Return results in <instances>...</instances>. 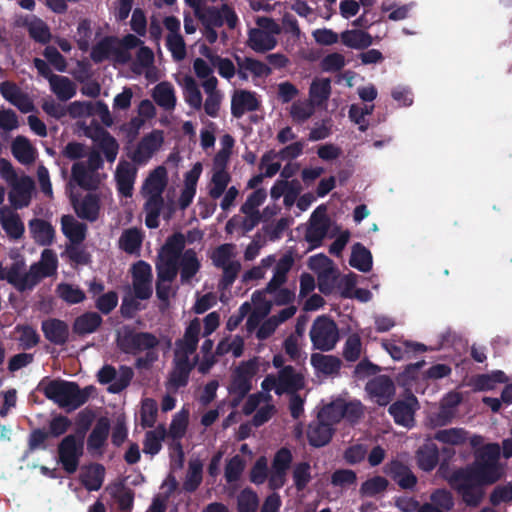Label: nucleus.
<instances>
[{"mask_svg": "<svg viewBox=\"0 0 512 512\" xmlns=\"http://www.w3.org/2000/svg\"><path fill=\"white\" fill-rule=\"evenodd\" d=\"M501 448L488 443L475 453L471 464L452 471L446 480L468 507H478L485 496V487L505 476V466L500 463Z\"/></svg>", "mask_w": 512, "mask_h": 512, "instance_id": "1", "label": "nucleus"}, {"mask_svg": "<svg viewBox=\"0 0 512 512\" xmlns=\"http://www.w3.org/2000/svg\"><path fill=\"white\" fill-rule=\"evenodd\" d=\"M38 388L47 399L53 401L59 407L71 409H77L85 404L93 390L92 386L80 389L76 382L62 379L49 380L46 385L41 382Z\"/></svg>", "mask_w": 512, "mask_h": 512, "instance_id": "2", "label": "nucleus"}, {"mask_svg": "<svg viewBox=\"0 0 512 512\" xmlns=\"http://www.w3.org/2000/svg\"><path fill=\"white\" fill-rule=\"evenodd\" d=\"M90 421H87L82 429L75 433L65 435L57 445L58 463L69 475L74 474L84 454V438Z\"/></svg>", "mask_w": 512, "mask_h": 512, "instance_id": "3", "label": "nucleus"}, {"mask_svg": "<svg viewBox=\"0 0 512 512\" xmlns=\"http://www.w3.org/2000/svg\"><path fill=\"white\" fill-rule=\"evenodd\" d=\"M116 344L123 353L138 355L156 349L160 340L153 333L137 331L134 327L125 325L117 333Z\"/></svg>", "mask_w": 512, "mask_h": 512, "instance_id": "4", "label": "nucleus"}, {"mask_svg": "<svg viewBox=\"0 0 512 512\" xmlns=\"http://www.w3.org/2000/svg\"><path fill=\"white\" fill-rule=\"evenodd\" d=\"M47 276H50V273H41V267L38 264H32L26 272L24 260H16L7 267L5 280L17 291L25 292L32 290L43 277Z\"/></svg>", "mask_w": 512, "mask_h": 512, "instance_id": "5", "label": "nucleus"}, {"mask_svg": "<svg viewBox=\"0 0 512 512\" xmlns=\"http://www.w3.org/2000/svg\"><path fill=\"white\" fill-rule=\"evenodd\" d=\"M309 334L313 348L325 352L333 350L339 339L335 321L325 315L314 320Z\"/></svg>", "mask_w": 512, "mask_h": 512, "instance_id": "6", "label": "nucleus"}, {"mask_svg": "<svg viewBox=\"0 0 512 512\" xmlns=\"http://www.w3.org/2000/svg\"><path fill=\"white\" fill-rule=\"evenodd\" d=\"M195 17L203 26L219 28L227 24L229 29H234L238 24V16L234 9L228 4H222L220 8L215 6H200Z\"/></svg>", "mask_w": 512, "mask_h": 512, "instance_id": "7", "label": "nucleus"}, {"mask_svg": "<svg viewBox=\"0 0 512 512\" xmlns=\"http://www.w3.org/2000/svg\"><path fill=\"white\" fill-rule=\"evenodd\" d=\"M257 371L256 358L241 362L232 375L229 393H240L242 396H247L252 389V379Z\"/></svg>", "mask_w": 512, "mask_h": 512, "instance_id": "8", "label": "nucleus"}, {"mask_svg": "<svg viewBox=\"0 0 512 512\" xmlns=\"http://www.w3.org/2000/svg\"><path fill=\"white\" fill-rule=\"evenodd\" d=\"M329 228L330 219L326 215V207L324 205H320L312 213L310 224L305 232V240L310 244L311 248L321 246Z\"/></svg>", "mask_w": 512, "mask_h": 512, "instance_id": "9", "label": "nucleus"}, {"mask_svg": "<svg viewBox=\"0 0 512 512\" xmlns=\"http://www.w3.org/2000/svg\"><path fill=\"white\" fill-rule=\"evenodd\" d=\"M365 390L379 406H386L395 395L393 380L387 375L375 376L366 383Z\"/></svg>", "mask_w": 512, "mask_h": 512, "instance_id": "10", "label": "nucleus"}, {"mask_svg": "<svg viewBox=\"0 0 512 512\" xmlns=\"http://www.w3.org/2000/svg\"><path fill=\"white\" fill-rule=\"evenodd\" d=\"M35 189L34 180L27 175L11 183V190L8 194V200L15 209L28 207L31 202L32 193Z\"/></svg>", "mask_w": 512, "mask_h": 512, "instance_id": "11", "label": "nucleus"}, {"mask_svg": "<svg viewBox=\"0 0 512 512\" xmlns=\"http://www.w3.org/2000/svg\"><path fill=\"white\" fill-rule=\"evenodd\" d=\"M418 409V400L410 393L405 399L397 400L390 405L388 412L394 422L404 427H411L414 423V414Z\"/></svg>", "mask_w": 512, "mask_h": 512, "instance_id": "12", "label": "nucleus"}, {"mask_svg": "<svg viewBox=\"0 0 512 512\" xmlns=\"http://www.w3.org/2000/svg\"><path fill=\"white\" fill-rule=\"evenodd\" d=\"M397 485L404 490H413L417 485L418 479L412 470L403 462L395 459L386 463L383 469Z\"/></svg>", "mask_w": 512, "mask_h": 512, "instance_id": "13", "label": "nucleus"}, {"mask_svg": "<svg viewBox=\"0 0 512 512\" xmlns=\"http://www.w3.org/2000/svg\"><path fill=\"white\" fill-rule=\"evenodd\" d=\"M334 433L335 428L331 426V423L319 418L318 415L309 423L306 431L308 443L314 448H321L328 445Z\"/></svg>", "mask_w": 512, "mask_h": 512, "instance_id": "14", "label": "nucleus"}, {"mask_svg": "<svg viewBox=\"0 0 512 512\" xmlns=\"http://www.w3.org/2000/svg\"><path fill=\"white\" fill-rule=\"evenodd\" d=\"M163 143L161 131H153L144 136L137 144L136 149L130 155L131 160L136 164H145Z\"/></svg>", "mask_w": 512, "mask_h": 512, "instance_id": "15", "label": "nucleus"}, {"mask_svg": "<svg viewBox=\"0 0 512 512\" xmlns=\"http://www.w3.org/2000/svg\"><path fill=\"white\" fill-rule=\"evenodd\" d=\"M200 331V321L198 318H194L186 327L183 338L176 340L175 356H186L189 358L198 347Z\"/></svg>", "mask_w": 512, "mask_h": 512, "instance_id": "16", "label": "nucleus"}, {"mask_svg": "<svg viewBox=\"0 0 512 512\" xmlns=\"http://www.w3.org/2000/svg\"><path fill=\"white\" fill-rule=\"evenodd\" d=\"M198 356L195 357L194 362L191 363L190 359L186 356H175L174 367L169 374L168 387L174 390L187 386L189 376L193 370Z\"/></svg>", "mask_w": 512, "mask_h": 512, "instance_id": "17", "label": "nucleus"}, {"mask_svg": "<svg viewBox=\"0 0 512 512\" xmlns=\"http://www.w3.org/2000/svg\"><path fill=\"white\" fill-rule=\"evenodd\" d=\"M71 204L77 216L81 219L94 222L99 217L100 199L93 193L86 194L81 200L77 196L70 197Z\"/></svg>", "mask_w": 512, "mask_h": 512, "instance_id": "18", "label": "nucleus"}, {"mask_svg": "<svg viewBox=\"0 0 512 512\" xmlns=\"http://www.w3.org/2000/svg\"><path fill=\"white\" fill-rule=\"evenodd\" d=\"M304 384V377L301 373H298L291 365L284 366L278 372L276 394L280 396L284 393H297L303 389Z\"/></svg>", "mask_w": 512, "mask_h": 512, "instance_id": "19", "label": "nucleus"}, {"mask_svg": "<svg viewBox=\"0 0 512 512\" xmlns=\"http://www.w3.org/2000/svg\"><path fill=\"white\" fill-rule=\"evenodd\" d=\"M41 330L44 337L52 344L63 346L69 339L68 324L57 318H49L41 323Z\"/></svg>", "mask_w": 512, "mask_h": 512, "instance_id": "20", "label": "nucleus"}, {"mask_svg": "<svg viewBox=\"0 0 512 512\" xmlns=\"http://www.w3.org/2000/svg\"><path fill=\"white\" fill-rule=\"evenodd\" d=\"M110 431V421L100 417L87 438V450L91 455H102Z\"/></svg>", "mask_w": 512, "mask_h": 512, "instance_id": "21", "label": "nucleus"}, {"mask_svg": "<svg viewBox=\"0 0 512 512\" xmlns=\"http://www.w3.org/2000/svg\"><path fill=\"white\" fill-rule=\"evenodd\" d=\"M259 105L254 92L238 90L231 99V114L235 118H241L246 112L256 111Z\"/></svg>", "mask_w": 512, "mask_h": 512, "instance_id": "22", "label": "nucleus"}, {"mask_svg": "<svg viewBox=\"0 0 512 512\" xmlns=\"http://www.w3.org/2000/svg\"><path fill=\"white\" fill-rule=\"evenodd\" d=\"M383 347L394 360L410 358L411 355L427 351V347L418 342L399 340L383 343Z\"/></svg>", "mask_w": 512, "mask_h": 512, "instance_id": "23", "label": "nucleus"}, {"mask_svg": "<svg viewBox=\"0 0 512 512\" xmlns=\"http://www.w3.org/2000/svg\"><path fill=\"white\" fill-rule=\"evenodd\" d=\"M234 59L238 66L237 74L241 80L248 79L247 71L255 77L268 76L271 73L270 67L260 60L239 55H234Z\"/></svg>", "mask_w": 512, "mask_h": 512, "instance_id": "24", "label": "nucleus"}, {"mask_svg": "<svg viewBox=\"0 0 512 512\" xmlns=\"http://www.w3.org/2000/svg\"><path fill=\"white\" fill-rule=\"evenodd\" d=\"M180 281L189 284L193 277L200 271L201 263L194 249H186L178 261Z\"/></svg>", "mask_w": 512, "mask_h": 512, "instance_id": "25", "label": "nucleus"}, {"mask_svg": "<svg viewBox=\"0 0 512 512\" xmlns=\"http://www.w3.org/2000/svg\"><path fill=\"white\" fill-rule=\"evenodd\" d=\"M29 229L34 241L41 246H49L55 238V229L46 220L34 218L29 222Z\"/></svg>", "mask_w": 512, "mask_h": 512, "instance_id": "26", "label": "nucleus"}, {"mask_svg": "<svg viewBox=\"0 0 512 512\" xmlns=\"http://www.w3.org/2000/svg\"><path fill=\"white\" fill-rule=\"evenodd\" d=\"M62 232L71 244L80 245L86 238L87 225L77 221L72 215H63L61 218Z\"/></svg>", "mask_w": 512, "mask_h": 512, "instance_id": "27", "label": "nucleus"}, {"mask_svg": "<svg viewBox=\"0 0 512 512\" xmlns=\"http://www.w3.org/2000/svg\"><path fill=\"white\" fill-rule=\"evenodd\" d=\"M103 322L97 312H85L76 317L73 322V332L78 336H84L96 332Z\"/></svg>", "mask_w": 512, "mask_h": 512, "instance_id": "28", "label": "nucleus"}, {"mask_svg": "<svg viewBox=\"0 0 512 512\" xmlns=\"http://www.w3.org/2000/svg\"><path fill=\"white\" fill-rule=\"evenodd\" d=\"M416 461L418 467L425 471H432L439 462V450L435 443L429 442L416 451Z\"/></svg>", "mask_w": 512, "mask_h": 512, "instance_id": "29", "label": "nucleus"}, {"mask_svg": "<svg viewBox=\"0 0 512 512\" xmlns=\"http://www.w3.org/2000/svg\"><path fill=\"white\" fill-rule=\"evenodd\" d=\"M104 477V466L99 463H92L81 473L80 481L88 491H98L102 487Z\"/></svg>", "mask_w": 512, "mask_h": 512, "instance_id": "30", "label": "nucleus"}, {"mask_svg": "<svg viewBox=\"0 0 512 512\" xmlns=\"http://www.w3.org/2000/svg\"><path fill=\"white\" fill-rule=\"evenodd\" d=\"M310 362L317 372L325 375L338 374L342 365L340 358L337 356L321 353H313Z\"/></svg>", "mask_w": 512, "mask_h": 512, "instance_id": "31", "label": "nucleus"}, {"mask_svg": "<svg viewBox=\"0 0 512 512\" xmlns=\"http://www.w3.org/2000/svg\"><path fill=\"white\" fill-rule=\"evenodd\" d=\"M275 38L268 32L253 28L248 34V46L258 53H265L275 48Z\"/></svg>", "mask_w": 512, "mask_h": 512, "instance_id": "32", "label": "nucleus"}, {"mask_svg": "<svg viewBox=\"0 0 512 512\" xmlns=\"http://www.w3.org/2000/svg\"><path fill=\"white\" fill-rule=\"evenodd\" d=\"M71 177L78 186L85 190H95L99 185V180L95 174L83 162H75L72 165Z\"/></svg>", "mask_w": 512, "mask_h": 512, "instance_id": "33", "label": "nucleus"}, {"mask_svg": "<svg viewBox=\"0 0 512 512\" xmlns=\"http://www.w3.org/2000/svg\"><path fill=\"white\" fill-rule=\"evenodd\" d=\"M155 103L166 111H171L176 106L175 91L171 83H158L152 93Z\"/></svg>", "mask_w": 512, "mask_h": 512, "instance_id": "34", "label": "nucleus"}, {"mask_svg": "<svg viewBox=\"0 0 512 512\" xmlns=\"http://www.w3.org/2000/svg\"><path fill=\"white\" fill-rule=\"evenodd\" d=\"M303 148L304 144L300 141H297L285 146L278 152H275L274 150L267 151L261 157L259 169H262L267 162H271L277 157L281 160L295 159L302 154Z\"/></svg>", "mask_w": 512, "mask_h": 512, "instance_id": "35", "label": "nucleus"}, {"mask_svg": "<svg viewBox=\"0 0 512 512\" xmlns=\"http://www.w3.org/2000/svg\"><path fill=\"white\" fill-rule=\"evenodd\" d=\"M11 152L14 158L24 165L35 161V149L30 141L24 136H17L11 145Z\"/></svg>", "mask_w": 512, "mask_h": 512, "instance_id": "36", "label": "nucleus"}, {"mask_svg": "<svg viewBox=\"0 0 512 512\" xmlns=\"http://www.w3.org/2000/svg\"><path fill=\"white\" fill-rule=\"evenodd\" d=\"M349 264L353 268L367 273L372 269L373 261L371 252L361 243L352 246Z\"/></svg>", "mask_w": 512, "mask_h": 512, "instance_id": "37", "label": "nucleus"}, {"mask_svg": "<svg viewBox=\"0 0 512 512\" xmlns=\"http://www.w3.org/2000/svg\"><path fill=\"white\" fill-rule=\"evenodd\" d=\"M342 43L352 49L363 50L373 43L372 36L363 30H346L340 35Z\"/></svg>", "mask_w": 512, "mask_h": 512, "instance_id": "38", "label": "nucleus"}, {"mask_svg": "<svg viewBox=\"0 0 512 512\" xmlns=\"http://www.w3.org/2000/svg\"><path fill=\"white\" fill-rule=\"evenodd\" d=\"M167 435L166 428L163 424H159L155 429L145 433L143 441V452L154 456L162 449V442Z\"/></svg>", "mask_w": 512, "mask_h": 512, "instance_id": "39", "label": "nucleus"}, {"mask_svg": "<svg viewBox=\"0 0 512 512\" xmlns=\"http://www.w3.org/2000/svg\"><path fill=\"white\" fill-rule=\"evenodd\" d=\"M13 333L18 335L15 340L23 350L32 349L40 342L37 330L29 324H17Z\"/></svg>", "mask_w": 512, "mask_h": 512, "instance_id": "40", "label": "nucleus"}, {"mask_svg": "<svg viewBox=\"0 0 512 512\" xmlns=\"http://www.w3.org/2000/svg\"><path fill=\"white\" fill-rule=\"evenodd\" d=\"M49 83L51 90L61 101H67L76 95L74 82L66 76H51Z\"/></svg>", "mask_w": 512, "mask_h": 512, "instance_id": "41", "label": "nucleus"}, {"mask_svg": "<svg viewBox=\"0 0 512 512\" xmlns=\"http://www.w3.org/2000/svg\"><path fill=\"white\" fill-rule=\"evenodd\" d=\"M166 186L167 170L164 166H158L149 174L143 188L148 194L162 195Z\"/></svg>", "mask_w": 512, "mask_h": 512, "instance_id": "42", "label": "nucleus"}, {"mask_svg": "<svg viewBox=\"0 0 512 512\" xmlns=\"http://www.w3.org/2000/svg\"><path fill=\"white\" fill-rule=\"evenodd\" d=\"M51 438L45 427L34 428L27 437V447L24 451V457H28L37 450H46L47 441Z\"/></svg>", "mask_w": 512, "mask_h": 512, "instance_id": "43", "label": "nucleus"}, {"mask_svg": "<svg viewBox=\"0 0 512 512\" xmlns=\"http://www.w3.org/2000/svg\"><path fill=\"white\" fill-rule=\"evenodd\" d=\"M155 267L159 281H174L179 272L178 260L160 254Z\"/></svg>", "mask_w": 512, "mask_h": 512, "instance_id": "44", "label": "nucleus"}, {"mask_svg": "<svg viewBox=\"0 0 512 512\" xmlns=\"http://www.w3.org/2000/svg\"><path fill=\"white\" fill-rule=\"evenodd\" d=\"M184 248L185 236L176 232L167 238L159 254L179 261L185 251Z\"/></svg>", "mask_w": 512, "mask_h": 512, "instance_id": "45", "label": "nucleus"}, {"mask_svg": "<svg viewBox=\"0 0 512 512\" xmlns=\"http://www.w3.org/2000/svg\"><path fill=\"white\" fill-rule=\"evenodd\" d=\"M143 235L137 228H129L123 231L119 238V247L128 254L139 252Z\"/></svg>", "mask_w": 512, "mask_h": 512, "instance_id": "46", "label": "nucleus"}, {"mask_svg": "<svg viewBox=\"0 0 512 512\" xmlns=\"http://www.w3.org/2000/svg\"><path fill=\"white\" fill-rule=\"evenodd\" d=\"M1 226L6 232L7 236L11 239H20L25 231L24 223L17 213H10L9 215L1 216Z\"/></svg>", "mask_w": 512, "mask_h": 512, "instance_id": "47", "label": "nucleus"}, {"mask_svg": "<svg viewBox=\"0 0 512 512\" xmlns=\"http://www.w3.org/2000/svg\"><path fill=\"white\" fill-rule=\"evenodd\" d=\"M203 465L199 460L190 461L188 471L183 482V490L188 493L195 492L202 482Z\"/></svg>", "mask_w": 512, "mask_h": 512, "instance_id": "48", "label": "nucleus"}, {"mask_svg": "<svg viewBox=\"0 0 512 512\" xmlns=\"http://www.w3.org/2000/svg\"><path fill=\"white\" fill-rule=\"evenodd\" d=\"M26 28L30 38L34 41L47 44L51 40V32L49 26L40 18L35 17L30 22L26 23Z\"/></svg>", "mask_w": 512, "mask_h": 512, "instance_id": "49", "label": "nucleus"}, {"mask_svg": "<svg viewBox=\"0 0 512 512\" xmlns=\"http://www.w3.org/2000/svg\"><path fill=\"white\" fill-rule=\"evenodd\" d=\"M389 482L385 477L374 476L364 481L359 489L362 497H375L388 488Z\"/></svg>", "mask_w": 512, "mask_h": 512, "instance_id": "50", "label": "nucleus"}, {"mask_svg": "<svg viewBox=\"0 0 512 512\" xmlns=\"http://www.w3.org/2000/svg\"><path fill=\"white\" fill-rule=\"evenodd\" d=\"M230 181L231 176L225 168L216 170L211 178L212 186L209 189V196L214 200L220 198L225 192Z\"/></svg>", "mask_w": 512, "mask_h": 512, "instance_id": "51", "label": "nucleus"}, {"mask_svg": "<svg viewBox=\"0 0 512 512\" xmlns=\"http://www.w3.org/2000/svg\"><path fill=\"white\" fill-rule=\"evenodd\" d=\"M184 98L187 104L195 110L202 107V94L196 81L187 76L184 80Z\"/></svg>", "mask_w": 512, "mask_h": 512, "instance_id": "52", "label": "nucleus"}, {"mask_svg": "<svg viewBox=\"0 0 512 512\" xmlns=\"http://www.w3.org/2000/svg\"><path fill=\"white\" fill-rule=\"evenodd\" d=\"M434 438L439 442L451 445H461L467 440V432L463 428L438 430Z\"/></svg>", "mask_w": 512, "mask_h": 512, "instance_id": "53", "label": "nucleus"}, {"mask_svg": "<svg viewBox=\"0 0 512 512\" xmlns=\"http://www.w3.org/2000/svg\"><path fill=\"white\" fill-rule=\"evenodd\" d=\"M158 415L157 402L152 398H145L142 401L140 418L141 425L144 428L154 427Z\"/></svg>", "mask_w": 512, "mask_h": 512, "instance_id": "54", "label": "nucleus"}, {"mask_svg": "<svg viewBox=\"0 0 512 512\" xmlns=\"http://www.w3.org/2000/svg\"><path fill=\"white\" fill-rule=\"evenodd\" d=\"M113 50L114 38L104 37L92 47L90 57L94 63H102L104 60L109 58L110 54L113 53Z\"/></svg>", "mask_w": 512, "mask_h": 512, "instance_id": "55", "label": "nucleus"}, {"mask_svg": "<svg viewBox=\"0 0 512 512\" xmlns=\"http://www.w3.org/2000/svg\"><path fill=\"white\" fill-rule=\"evenodd\" d=\"M292 476L296 490L303 491L312 479L310 464L306 461L297 463Z\"/></svg>", "mask_w": 512, "mask_h": 512, "instance_id": "56", "label": "nucleus"}, {"mask_svg": "<svg viewBox=\"0 0 512 512\" xmlns=\"http://www.w3.org/2000/svg\"><path fill=\"white\" fill-rule=\"evenodd\" d=\"M430 501V504L434 505L443 512L451 511L455 505L452 493L445 488L434 490L430 495Z\"/></svg>", "mask_w": 512, "mask_h": 512, "instance_id": "57", "label": "nucleus"}, {"mask_svg": "<svg viewBox=\"0 0 512 512\" xmlns=\"http://www.w3.org/2000/svg\"><path fill=\"white\" fill-rule=\"evenodd\" d=\"M57 292L59 297L68 304H78L83 302L86 298L82 289L67 283L59 284Z\"/></svg>", "mask_w": 512, "mask_h": 512, "instance_id": "58", "label": "nucleus"}, {"mask_svg": "<svg viewBox=\"0 0 512 512\" xmlns=\"http://www.w3.org/2000/svg\"><path fill=\"white\" fill-rule=\"evenodd\" d=\"M331 94V81L329 78L316 79L311 83L309 95L311 99L322 103L329 99Z\"/></svg>", "mask_w": 512, "mask_h": 512, "instance_id": "59", "label": "nucleus"}, {"mask_svg": "<svg viewBox=\"0 0 512 512\" xmlns=\"http://www.w3.org/2000/svg\"><path fill=\"white\" fill-rule=\"evenodd\" d=\"M343 402H332L324 406L319 412V418H322L324 421L331 423V426L334 427L335 424L339 423L342 419H344V412L342 410Z\"/></svg>", "mask_w": 512, "mask_h": 512, "instance_id": "60", "label": "nucleus"}, {"mask_svg": "<svg viewBox=\"0 0 512 512\" xmlns=\"http://www.w3.org/2000/svg\"><path fill=\"white\" fill-rule=\"evenodd\" d=\"M71 426L72 421L67 416L58 414L50 419L47 431L51 438H59L65 435Z\"/></svg>", "mask_w": 512, "mask_h": 512, "instance_id": "61", "label": "nucleus"}, {"mask_svg": "<svg viewBox=\"0 0 512 512\" xmlns=\"http://www.w3.org/2000/svg\"><path fill=\"white\" fill-rule=\"evenodd\" d=\"M166 47L171 52L174 60L181 61L186 57V44L181 34H168Z\"/></svg>", "mask_w": 512, "mask_h": 512, "instance_id": "62", "label": "nucleus"}, {"mask_svg": "<svg viewBox=\"0 0 512 512\" xmlns=\"http://www.w3.org/2000/svg\"><path fill=\"white\" fill-rule=\"evenodd\" d=\"M245 468V461L239 455L233 456L226 463L225 466V479L227 483H234L238 481L241 477V474Z\"/></svg>", "mask_w": 512, "mask_h": 512, "instance_id": "63", "label": "nucleus"}, {"mask_svg": "<svg viewBox=\"0 0 512 512\" xmlns=\"http://www.w3.org/2000/svg\"><path fill=\"white\" fill-rule=\"evenodd\" d=\"M258 503L257 494L252 490L245 489L238 496V512H256Z\"/></svg>", "mask_w": 512, "mask_h": 512, "instance_id": "64", "label": "nucleus"}]
</instances>
